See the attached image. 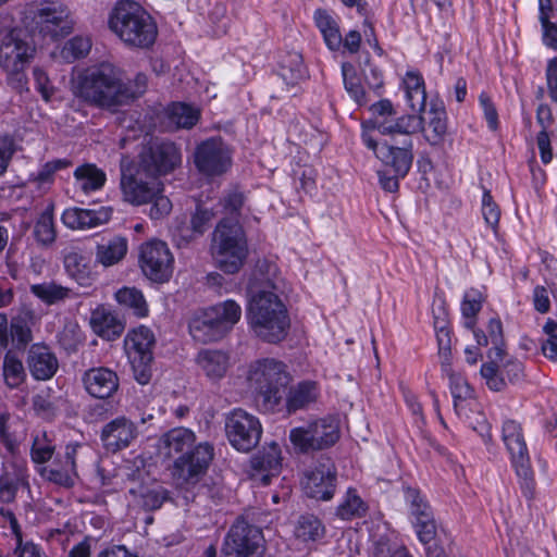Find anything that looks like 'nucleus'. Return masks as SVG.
<instances>
[{"instance_id": "72a5a7b5", "label": "nucleus", "mask_w": 557, "mask_h": 557, "mask_svg": "<svg viewBox=\"0 0 557 557\" xmlns=\"http://www.w3.org/2000/svg\"><path fill=\"white\" fill-rule=\"evenodd\" d=\"M208 310L224 335L234 327L242 317L240 306L232 299L208 307Z\"/></svg>"}, {"instance_id": "1a4fd4ad", "label": "nucleus", "mask_w": 557, "mask_h": 557, "mask_svg": "<svg viewBox=\"0 0 557 557\" xmlns=\"http://www.w3.org/2000/svg\"><path fill=\"white\" fill-rule=\"evenodd\" d=\"M213 456V445L208 442L200 443L193 450L181 455L172 467V476L176 485L188 487L198 483L207 473Z\"/></svg>"}, {"instance_id": "8fccbe9b", "label": "nucleus", "mask_w": 557, "mask_h": 557, "mask_svg": "<svg viewBox=\"0 0 557 557\" xmlns=\"http://www.w3.org/2000/svg\"><path fill=\"white\" fill-rule=\"evenodd\" d=\"M30 293L44 304L51 306L69 296L70 288L54 283H39L30 285Z\"/></svg>"}, {"instance_id": "c756f323", "label": "nucleus", "mask_w": 557, "mask_h": 557, "mask_svg": "<svg viewBox=\"0 0 557 557\" xmlns=\"http://www.w3.org/2000/svg\"><path fill=\"white\" fill-rule=\"evenodd\" d=\"M196 362L210 380L222 379L228 369V356L221 350L203 349L198 352Z\"/></svg>"}, {"instance_id": "5fc2aeb1", "label": "nucleus", "mask_w": 557, "mask_h": 557, "mask_svg": "<svg viewBox=\"0 0 557 557\" xmlns=\"http://www.w3.org/2000/svg\"><path fill=\"white\" fill-rule=\"evenodd\" d=\"M482 308V296L478 292L467 293L461 304V312L466 318L465 326L473 330L475 325V317Z\"/></svg>"}, {"instance_id": "a18cd8bd", "label": "nucleus", "mask_w": 557, "mask_h": 557, "mask_svg": "<svg viewBox=\"0 0 557 557\" xmlns=\"http://www.w3.org/2000/svg\"><path fill=\"white\" fill-rule=\"evenodd\" d=\"M55 451V444L48 437L46 431L36 433L33 436L29 450L30 460L35 465H44L50 461Z\"/></svg>"}, {"instance_id": "4c0bfd02", "label": "nucleus", "mask_w": 557, "mask_h": 557, "mask_svg": "<svg viewBox=\"0 0 557 557\" xmlns=\"http://www.w3.org/2000/svg\"><path fill=\"white\" fill-rule=\"evenodd\" d=\"M408 102L416 112H422L426 104V92L423 77L417 72H408L404 81Z\"/></svg>"}, {"instance_id": "c85d7f7f", "label": "nucleus", "mask_w": 557, "mask_h": 557, "mask_svg": "<svg viewBox=\"0 0 557 557\" xmlns=\"http://www.w3.org/2000/svg\"><path fill=\"white\" fill-rule=\"evenodd\" d=\"M473 335L478 345L487 346L492 345V348L488 352V358H493V354L495 358L503 359L505 355V342L503 334V324L499 319H491L486 331L487 334L479 329H473Z\"/></svg>"}, {"instance_id": "13d9d810", "label": "nucleus", "mask_w": 557, "mask_h": 557, "mask_svg": "<svg viewBox=\"0 0 557 557\" xmlns=\"http://www.w3.org/2000/svg\"><path fill=\"white\" fill-rule=\"evenodd\" d=\"M482 213L486 224L496 230L500 219V209L486 188H483Z\"/></svg>"}, {"instance_id": "423d86ee", "label": "nucleus", "mask_w": 557, "mask_h": 557, "mask_svg": "<svg viewBox=\"0 0 557 557\" xmlns=\"http://www.w3.org/2000/svg\"><path fill=\"white\" fill-rule=\"evenodd\" d=\"M248 381L258 393L263 410L274 411L286 395L290 376L283 362L265 358L250 364Z\"/></svg>"}, {"instance_id": "ea45409f", "label": "nucleus", "mask_w": 557, "mask_h": 557, "mask_svg": "<svg viewBox=\"0 0 557 557\" xmlns=\"http://www.w3.org/2000/svg\"><path fill=\"white\" fill-rule=\"evenodd\" d=\"M129 494L138 498V504L148 511L161 508L169 499V491L161 485L153 487H140L138 491L131 488Z\"/></svg>"}, {"instance_id": "09e8293b", "label": "nucleus", "mask_w": 557, "mask_h": 557, "mask_svg": "<svg viewBox=\"0 0 557 557\" xmlns=\"http://www.w3.org/2000/svg\"><path fill=\"white\" fill-rule=\"evenodd\" d=\"M3 377L10 388L18 387L26 379L23 362L10 350L3 358Z\"/></svg>"}, {"instance_id": "7ed1b4c3", "label": "nucleus", "mask_w": 557, "mask_h": 557, "mask_svg": "<svg viewBox=\"0 0 557 557\" xmlns=\"http://www.w3.org/2000/svg\"><path fill=\"white\" fill-rule=\"evenodd\" d=\"M121 88L119 70L109 62H102L78 74L75 95L92 106L112 109L123 106L126 94Z\"/></svg>"}, {"instance_id": "a878e982", "label": "nucleus", "mask_w": 557, "mask_h": 557, "mask_svg": "<svg viewBox=\"0 0 557 557\" xmlns=\"http://www.w3.org/2000/svg\"><path fill=\"white\" fill-rule=\"evenodd\" d=\"M281 448L272 442L261 451L251 457L250 465L255 471L267 472L262 475L261 481L264 485L269 484L270 476L275 475L281 470Z\"/></svg>"}, {"instance_id": "4468645a", "label": "nucleus", "mask_w": 557, "mask_h": 557, "mask_svg": "<svg viewBox=\"0 0 557 557\" xmlns=\"http://www.w3.org/2000/svg\"><path fill=\"white\" fill-rule=\"evenodd\" d=\"M262 544L263 534L261 529L239 517L225 534L222 547L237 554L259 557Z\"/></svg>"}, {"instance_id": "cd10ccee", "label": "nucleus", "mask_w": 557, "mask_h": 557, "mask_svg": "<svg viewBox=\"0 0 557 557\" xmlns=\"http://www.w3.org/2000/svg\"><path fill=\"white\" fill-rule=\"evenodd\" d=\"M426 122V127L421 128L424 133V138L432 146L441 145L447 134V115L443 106L432 104L423 117Z\"/></svg>"}, {"instance_id": "bf43d9fd", "label": "nucleus", "mask_w": 557, "mask_h": 557, "mask_svg": "<svg viewBox=\"0 0 557 557\" xmlns=\"http://www.w3.org/2000/svg\"><path fill=\"white\" fill-rule=\"evenodd\" d=\"M412 523L421 543L428 545L435 539L436 522L434 515H430L426 518H418L417 520H412Z\"/></svg>"}, {"instance_id": "69168bd1", "label": "nucleus", "mask_w": 557, "mask_h": 557, "mask_svg": "<svg viewBox=\"0 0 557 557\" xmlns=\"http://www.w3.org/2000/svg\"><path fill=\"white\" fill-rule=\"evenodd\" d=\"M443 371L449 377V386L451 394H473L472 387L467 380L460 374L455 373L450 367V362H442Z\"/></svg>"}, {"instance_id": "f3484780", "label": "nucleus", "mask_w": 557, "mask_h": 557, "mask_svg": "<svg viewBox=\"0 0 557 557\" xmlns=\"http://www.w3.org/2000/svg\"><path fill=\"white\" fill-rule=\"evenodd\" d=\"M57 3L55 1L41 2V7L37 10L34 17L39 32L45 36L49 35L52 40L70 34V22L66 20L67 13H64Z\"/></svg>"}, {"instance_id": "dca6fc26", "label": "nucleus", "mask_w": 557, "mask_h": 557, "mask_svg": "<svg viewBox=\"0 0 557 557\" xmlns=\"http://www.w3.org/2000/svg\"><path fill=\"white\" fill-rule=\"evenodd\" d=\"M491 361L481 366V376L486 386L493 392H504L509 385H517L524 380V367L517 359H509L502 364H497L498 358H490Z\"/></svg>"}, {"instance_id": "680f3d73", "label": "nucleus", "mask_w": 557, "mask_h": 557, "mask_svg": "<svg viewBox=\"0 0 557 557\" xmlns=\"http://www.w3.org/2000/svg\"><path fill=\"white\" fill-rule=\"evenodd\" d=\"M148 78L144 73H138L133 83L125 84L122 82V91H125V99H123V106L129 103L134 99L140 97L146 91Z\"/></svg>"}, {"instance_id": "3c124183", "label": "nucleus", "mask_w": 557, "mask_h": 557, "mask_svg": "<svg viewBox=\"0 0 557 557\" xmlns=\"http://www.w3.org/2000/svg\"><path fill=\"white\" fill-rule=\"evenodd\" d=\"M404 497L406 503L409 505L410 515L413 520L418 518H426L430 515H433V510L425 499V497L421 494L420 490L406 486L404 487Z\"/></svg>"}, {"instance_id": "37998d69", "label": "nucleus", "mask_w": 557, "mask_h": 557, "mask_svg": "<svg viewBox=\"0 0 557 557\" xmlns=\"http://www.w3.org/2000/svg\"><path fill=\"white\" fill-rule=\"evenodd\" d=\"M294 533L302 542H315L324 536L325 529L318 517L307 513L299 517Z\"/></svg>"}, {"instance_id": "f03ea898", "label": "nucleus", "mask_w": 557, "mask_h": 557, "mask_svg": "<svg viewBox=\"0 0 557 557\" xmlns=\"http://www.w3.org/2000/svg\"><path fill=\"white\" fill-rule=\"evenodd\" d=\"M276 270V265L268 267L272 277L260 278L261 287L253 292L247 308V320L255 335L273 344L286 337L290 324L287 309L276 294L281 283Z\"/></svg>"}, {"instance_id": "6ab92c4d", "label": "nucleus", "mask_w": 557, "mask_h": 557, "mask_svg": "<svg viewBox=\"0 0 557 557\" xmlns=\"http://www.w3.org/2000/svg\"><path fill=\"white\" fill-rule=\"evenodd\" d=\"M26 363L32 377L36 381L50 380L59 368L58 359L45 344H33L27 352Z\"/></svg>"}, {"instance_id": "20e7f679", "label": "nucleus", "mask_w": 557, "mask_h": 557, "mask_svg": "<svg viewBox=\"0 0 557 557\" xmlns=\"http://www.w3.org/2000/svg\"><path fill=\"white\" fill-rule=\"evenodd\" d=\"M109 27L129 48L147 49L158 36L151 15L129 0L117 2L109 16Z\"/></svg>"}, {"instance_id": "9b49d317", "label": "nucleus", "mask_w": 557, "mask_h": 557, "mask_svg": "<svg viewBox=\"0 0 557 557\" xmlns=\"http://www.w3.org/2000/svg\"><path fill=\"white\" fill-rule=\"evenodd\" d=\"M174 258L162 240H150L140 246L139 265L150 281L164 283L173 273Z\"/></svg>"}, {"instance_id": "393cba45", "label": "nucleus", "mask_w": 557, "mask_h": 557, "mask_svg": "<svg viewBox=\"0 0 557 557\" xmlns=\"http://www.w3.org/2000/svg\"><path fill=\"white\" fill-rule=\"evenodd\" d=\"M195 441L196 435L189 429L174 428L160 437L158 449L164 457L172 458L174 455L189 449Z\"/></svg>"}, {"instance_id": "2f4dec72", "label": "nucleus", "mask_w": 557, "mask_h": 557, "mask_svg": "<svg viewBox=\"0 0 557 557\" xmlns=\"http://www.w3.org/2000/svg\"><path fill=\"white\" fill-rule=\"evenodd\" d=\"M318 386L315 382L304 381L290 388L286 396V409L288 413L307 408L318 399Z\"/></svg>"}, {"instance_id": "052dcab7", "label": "nucleus", "mask_w": 557, "mask_h": 557, "mask_svg": "<svg viewBox=\"0 0 557 557\" xmlns=\"http://www.w3.org/2000/svg\"><path fill=\"white\" fill-rule=\"evenodd\" d=\"M543 332L547 335V339L542 343L543 354L552 359H557V322L548 319L543 326Z\"/></svg>"}, {"instance_id": "774afa93", "label": "nucleus", "mask_w": 557, "mask_h": 557, "mask_svg": "<svg viewBox=\"0 0 557 557\" xmlns=\"http://www.w3.org/2000/svg\"><path fill=\"white\" fill-rule=\"evenodd\" d=\"M27 67L16 66L15 69H2L7 73V84L15 91L23 92L27 89Z\"/></svg>"}, {"instance_id": "b1692460", "label": "nucleus", "mask_w": 557, "mask_h": 557, "mask_svg": "<svg viewBox=\"0 0 557 557\" xmlns=\"http://www.w3.org/2000/svg\"><path fill=\"white\" fill-rule=\"evenodd\" d=\"M90 325L92 331L103 339L114 341L124 332V322L104 307H98L91 312Z\"/></svg>"}, {"instance_id": "a211bd4d", "label": "nucleus", "mask_w": 557, "mask_h": 557, "mask_svg": "<svg viewBox=\"0 0 557 557\" xmlns=\"http://www.w3.org/2000/svg\"><path fill=\"white\" fill-rule=\"evenodd\" d=\"M376 158L393 173L407 175L413 160L411 138H405L400 147L394 144H381L376 151Z\"/></svg>"}, {"instance_id": "e2e57ef3", "label": "nucleus", "mask_w": 557, "mask_h": 557, "mask_svg": "<svg viewBox=\"0 0 557 557\" xmlns=\"http://www.w3.org/2000/svg\"><path fill=\"white\" fill-rule=\"evenodd\" d=\"M0 528L9 529L15 541H21L23 536L22 528L9 505L0 504Z\"/></svg>"}, {"instance_id": "6e6d98bb", "label": "nucleus", "mask_w": 557, "mask_h": 557, "mask_svg": "<svg viewBox=\"0 0 557 557\" xmlns=\"http://www.w3.org/2000/svg\"><path fill=\"white\" fill-rule=\"evenodd\" d=\"M12 342L17 349H24L32 342V330L23 318H13L10 324Z\"/></svg>"}, {"instance_id": "412c9836", "label": "nucleus", "mask_w": 557, "mask_h": 557, "mask_svg": "<svg viewBox=\"0 0 557 557\" xmlns=\"http://www.w3.org/2000/svg\"><path fill=\"white\" fill-rule=\"evenodd\" d=\"M82 380L87 393L96 398H109L119 388L117 374L108 368H92L84 373Z\"/></svg>"}, {"instance_id": "9d476101", "label": "nucleus", "mask_w": 557, "mask_h": 557, "mask_svg": "<svg viewBox=\"0 0 557 557\" xmlns=\"http://www.w3.org/2000/svg\"><path fill=\"white\" fill-rule=\"evenodd\" d=\"M225 434L230 444L238 451L248 453L260 442L262 426L259 419L242 408L225 414Z\"/></svg>"}, {"instance_id": "ddd939ff", "label": "nucleus", "mask_w": 557, "mask_h": 557, "mask_svg": "<svg viewBox=\"0 0 557 557\" xmlns=\"http://www.w3.org/2000/svg\"><path fill=\"white\" fill-rule=\"evenodd\" d=\"M336 467L332 459L321 456L315 465L304 473L301 486L305 494L318 500H330L336 488Z\"/></svg>"}, {"instance_id": "a19ab883", "label": "nucleus", "mask_w": 557, "mask_h": 557, "mask_svg": "<svg viewBox=\"0 0 557 557\" xmlns=\"http://www.w3.org/2000/svg\"><path fill=\"white\" fill-rule=\"evenodd\" d=\"M305 74L306 66L300 53L288 52L281 58L280 75L287 84H296L299 79L305 77Z\"/></svg>"}, {"instance_id": "4d7b16f0", "label": "nucleus", "mask_w": 557, "mask_h": 557, "mask_svg": "<svg viewBox=\"0 0 557 557\" xmlns=\"http://www.w3.org/2000/svg\"><path fill=\"white\" fill-rule=\"evenodd\" d=\"M42 479L63 487H70V472L66 466L59 465L54 460L50 466L39 469Z\"/></svg>"}, {"instance_id": "c03bdc74", "label": "nucleus", "mask_w": 557, "mask_h": 557, "mask_svg": "<svg viewBox=\"0 0 557 557\" xmlns=\"http://www.w3.org/2000/svg\"><path fill=\"white\" fill-rule=\"evenodd\" d=\"M342 75L344 86L349 96L358 106H364L368 102L361 77L358 75L355 66L349 62L342 64Z\"/></svg>"}, {"instance_id": "aec40b11", "label": "nucleus", "mask_w": 557, "mask_h": 557, "mask_svg": "<svg viewBox=\"0 0 557 557\" xmlns=\"http://www.w3.org/2000/svg\"><path fill=\"white\" fill-rule=\"evenodd\" d=\"M136 436L135 424L124 417L109 422L101 432V441L104 447L113 453L127 447Z\"/></svg>"}, {"instance_id": "49530a36", "label": "nucleus", "mask_w": 557, "mask_h": 557, "mask_svg": "<svg viewBox=\"0 0 557 557\" xmlns=\"http://www.w3.org/2000/svg\"><path fill=\"white\" fill-rule=\"evenodd\" d=\"M438 314L434 312V329L436 331V338L438 350L443 357V362H449L450 356V332L447 327V312L443 305L437 307Z\"/></svg>"}, {"instance_id": "4be33fe9", "label": "nucleus", "mask_w": 557, "mask_h": 557, "mask_svg": "<svg viewBox=\"0 0 557 557\" xmlns=\"http://www.w3.org/2000/svg\"><path fill=\"white\" fill-rule=\"evenodd\" d=\"M29 473L25 465H12L11 469L3 467L0 472V504L15 503L18 491L29 487Z\"/></svg>"}, {"instance_id": "7c9ffc66", "label": "nucleus", "mask_w": 557, "mask_h": 557, "mask_svg": "<svg viewBox=\"0 0 557 557\" xmlns=\"http://www.w3.org/2000/svg\"><path fill=\"white\" fill-rule=\"evenodd\" d=\"M75 177V197L78 193L84 195L90 191L99 190L106 183V174L95 164H84L74 171Z\"/></svg>"}, {"instance_id": "79ce46f5", "label": "nucleus", "mask_w": 557, "mask_h": 557, "mask_svg": "<svg viewBox=\"0 0 557 557\" xmlns=\"http://www.w3.org/2000/svg\"><path fill=\"white\" fill-rule=\"evenodd\" d=\"M115 299L119 305L138 317L144 318L148 314V305L143 293L135 287H123L115 293Z\"/></svg>"}, {"instance_id": "c9c22d12", "label": "nucleus", "mask_w": 557, "mask_h": 557, "mask_svg": "<svg viewBox=\"0 0 557 557\" xmlns=\"http://www.w3.org/2000/svg\"><path fill=\"white\" fill-rule=\"evenodd\" d=\"M314 22L327 48L333 51L338 50L342 47L343 37L336 21L325 10L319 9L314 12Z\"/></svg>"}, {"instance_id": "f704fd0d", "label": "nucleus", "mask_w": 557, "mask_h": 557, "mask_svg": "<svg viewBox=\"0 0 557 557\" xmlns=\"http://www.w3.org/2000/svg\"><path fill=\"white\" fill-rule=\"evenodd\" d=\"M111 208L101 207L98 210L72 208V228H92L110 221Z\"/></svg>"}, {"instance_id": "58836bf2", "label": "nucleus", "mask_w": 557, "mask_h": 557, "mask_svg": "<svg viewBox=\"0 0 557 557\" xmlns=\"http://www.w3.org/2000/svg\"><path fill=\"white\" fill-rule=\"evenodd\" d=\"M127 252V240L116 236L106 244L97 246V260L104 267H111L120 262Z\"/></svg>"}, {"instance_id": "e433bc0d", "label": "nucleus", "mask_w": 557, "mask_h": 557, "mask_svg": "<svg viewBox=\"0 0 557 557\" xmlns=\"http://www.w3.org/2000/svg\"><path fill=\"white\" fill-rule=\"evenodd\" d=\"M315 449H324L336 443L339 437L338 428L325 419L314 421L307 426Z\"/></svg>"}, {"instance_id": "39448f33", "label": "nucleus", "mask_w": 557, "mask_h": 557, "mask_svg": "<svg viewBox=\"0 0 557 557\" xmlns=\"http://www.w3.org/2000/svg\"><path fill=\"white\" fill-rule=\"evenodd\" d=\"M210 252L215 267L222 272L238 273L249 253L242 224L231 219L221 220L212 233Z\"/></svg>"}, {"instance_id": "0e129e2a", "label": "nucleus", "mask_w": 557, "mask_h": 557, "mask_svg": "<svg viewBox=\"0 0 557 557\" xmlns=\"http://www.w3.org/2000/svg\"><path fill=\"white\" fill-rule=\"evenodd\" d=\"M213 211L197 205L196 211L190 219L191 232L196 235H202L213 218Z\"/></svg>"}, {"instance_id": "603ef678", "label": "nucleus", "mask_w": 557, "mask_h": 557, "mask_svg": "<svg viewBox=\"0 0 557 557\" xmlns=\"http://www.w3.org/2000/svg\"><path fill=\"white\" fill-rule=\"evenodd\" d=\"M168 115L170 121L181 128L193 127L199 119V112L185 103H173L168 110Z\"/></svg>"}, {"instance_id": "0eeeda50", "label": "nucleus", "mask_w": 557, "mask_h": 557, "mask_svg": "<svg viewBox=\"0 0 557 557\" xmlns=\"http://www.w3.org/2000/svg\"><path fill=\"white\" fill-rule=\"evenodd\" d=\"M502 440L510 456L516 474L520 479L523 495L529 499L533 498L536 484L522 425L512 419L504 421Z\"/></svg>"}, {"instance_id": "473e14b6", "label": "nucleus", "mask_w": 557, "mask_h": 557, "mask_svg": "<svg viewBox=\"0 0 557 557\" xmlns=\"http://www.w3.org/2000/svg\"><path fill=\"white\" fill-rule=\"evenodd\" d=\"M422 124V116L410 114L400 116L395 121L382 120L381 122H375L374 128L382 135L403 134L406 138H410V135L421 131Z\"/></svg>"}, {"instance_id": "6e6552de", "label": "nucleus", "mask_w": 557, "mask_h": 557, "mask_svg": "<svg viewBox=\"0 0 557 557\" xmlns=\"http://www.w3.org/2000/svg\"><path fill=\"white\" fill-rule=\"evenodd\" d=\"M154 344L152 331L144 325L133 329L124 338V349L134 377L141 385L148 384L152 377Z\"/></svg>"}, {"instance_id": "864d4df0", "label": "nucleus", "mask_w": 557, "mask_h": 557, "mask_svg": "<svg viewBox=\"0 0 557 557\" xmlns=\"http://www.w3.org/2000/svg\"><path fill=\"white\" fill-rule=\"evenodd\" d=\"M34 236L37 242L49 245L54 242L57 233L52 212L45 210L38 218L34 226Z\"/></svg>"}, {"instance_id": "338daca9", "label": "nucleus", "mask_w": 557, "mask_h": 557, "mask_svg": "<svg viewBox=\"0 0 557 557\" xmlns=\"http://www.w3.org/2000/svg\"><path fill=\"white\" fill-rule=\"evenodd\" d=\"M221 203L225 213L237 215L245 203V196L242 191L234 189L222 198Z\"/></svg>"}, {"instance_id": "bb28decb", "label": "nucleus", "mask_w": 557, "mask_h": 557, "mask_svg": "<svg viewBox=\"0 0 557 557\" xmlns=\"http://www.w3.org/2000/svg\"><path fill=\"white\" fill-rule=\"evenodd\" d=\"M72 281L77 287L72 285V294L89 295L95 282V273L91 270L90 256L72 253Z\"/></svg>"}, {"instance_id": "5701e85b", "label": "nucleus", "mask_w": 557, "mask_h": 557, "mask_svg": "<svg viewBox=\"0 0 557 557\" xmlns=\"http://www.w3.org/2000/svg\"><path fill=\"white\" fill-rule=\"evenodd\" d=\"M188 329L191 337L201 344L216 342L225 336L208 308L194 312L188 322Z\"/></svg>"}, {"instance_id": "de8ad7c7", "label": "nucleus", "mask_w": 557, "mask_h": 557, "mask_svg": "<svg viewBox=\"0 0 557 557\" xmlns=\"http://www.w3.org/2000/svg\"><path fill=\"white\" fill-rule=\"evenodd\" d=\"M367 511V505L357 494L356 490L349 488L345 498L336 508V516L342 520H351L362 517Z\"/></svg>"}, {"instance_id": "2eb2a0df", "label": "nucleus", "mask_w": 557, "mask_h": 557, "mask_svg": "<svg viewBox=\"0 0 557 557\" xmlns=\"http://www.w3.org/2000/svg\"><path fill=\"white\" fill-rule=\"evenodd\" d=\"M36 48L26 40L21 28H12L0 40V67H28L35 58Z\"/></svg>"}, {"instance_id": "f257e3e1", "label": "nucleus", "mask_w": 557, "mask_h": 557, "mask_svg": "<svg viewBox=\"0 0 557 557\" xmlns=\"http://www.w3.org/2000/svg\"><path fill=\"white\" fill-rule=\"evenodd\" d=\"M182 163L180 148L171 141L152 143L143 148L137 160H121L120 188L123 200L133 206L151 203L149 216L160 220L170 214L172 202L166 197L160 176Z\"/></svg>"}, {"instance_id": "f8f14e48", "label": "nucleus", "mask_w": 557, "mask_h": 557, "mask_svg": "<svg viewBox=\"0 0 557 557\" xmlns=\"http://www.w3.org/2000/svg\"><path fill=\"white\" fill-rule=\"evenodd\" d=\"M194 162L201 174L219 176L231 168L232 151L221 137H211L196 147Z\"/></svg>"}]
</instances>
